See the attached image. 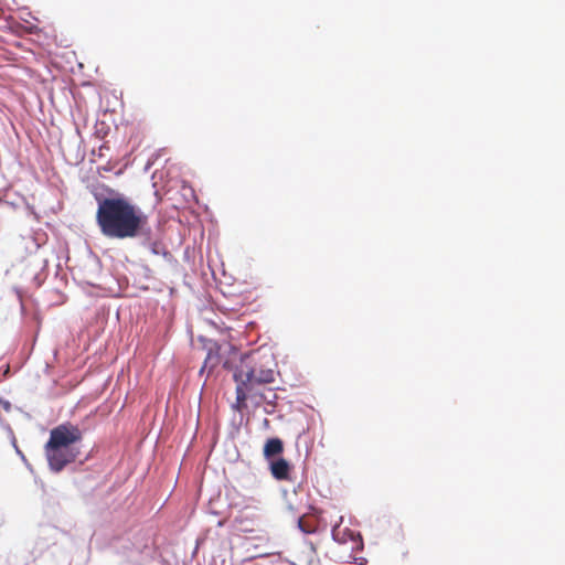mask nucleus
Here are the masks:
<instances>
[{
  "label": "nucleus",
  "instance_id": "9d476101",
  "mask_svg": "<svg viewBox=\"0 0 565 565\" xmlns=\"http://www.w3.org/2000/svg\"><path fill=\"white\" fill-rule=\"evenodd\" d=\"M0 404H2V405H3V407H4L7 411H8V409H9V407H10V404H9L8 402H2V401H0Z\"/></svg>",
  "mask_w": 565,
  "mask_h": 565
},
{
  "label": "nucleus",
  "instance_id": "f03ea898",
  "mask_svg": "<svg viewBox=\"0 0 565 565\" xmlns=\"http://www.w3.org/2000/svg\"><path fill=\"white\" fill-rule=\"evenodd\" d=\"M275 366L274 355L268 352L257 350L243 356L239 367L234 373L237 411L246 407L248 394L256 387L275 382Z\"/></svg>",
  "mask_w": 565,
  "mask_h": 565
},
{
  "label": "nucleus",
  "instance_id": "1a4fd4ad",
  "mask_svg": "<svg viewBox=\"0 0 565 565\" xmlns=\"http://www.w3.org/2000/svg\"><path fill=\"white\" fill-rule=\"evenodd\" d=\"M302 552L307 553V561L309 564H311L317 557L316 555V547L312 542H303L302 544Z\"/></svg>",
  "mask_w": 565,
  "mask_h": 565
},
{
  "label": "nucleus",
  "instance_id": "39448f33",
  "mask_svg": "<svg viewBox=\"0 0 565 565\" xmlns=\"http://www.w3.org/2000/svg\"><path fill=\"white\" fill-rule=\"evenodd\" d=\"M270 473L276 480H290L291 467L285 458L273 460L269 466Z\"/></svg>",
  "mask_w": 565,
  "mask_h": 565
},
{
  "label": "nucleus",
  "instance_id": "20e7f679",
  "mask_svg": "<svg viewBox=\"0 0 565 565\" xmlns=\"http://www.w3.org/2000/svg\"><path fill=\"white\" fill-rule=\"evenodd\" d=\"M332 537L339 544L334 555L342 563H352L356 559V553L363 550V540L359 532H355L340 524L333 526Z\"/></svg>",
  "mask_w": 565,
  "mask_h": 565
},
{
  "label": "nucleus",
  "instance_id": "423d86ee",
  "mask_svg": "<svg viewBox=\"0 0 565 565\" xmlns=\"http://www.w3.org/2000/svg\"><path fill=\"white\" fill-rule=\"evenodd\" d=\"M284 451V443L280 438L274 437L267 439L264 445L263 454L266 459H271L281 455Z\"/></svg>",
  "mask_w": 565,
  "mask_h": 565
},
{
  "label": "nucleus",
  "instance_id": "6e6552de",
  "mask_svg": "<svg viewBox=\"0 0 565 565\" xmlns=\"http://www.w3.org/2000/svg\"><path fill=\"white\" fill-rule=\"evenodd\" d=\"M298 526L303 533L309 534L316 532L318 523L315 518L303 515L298 519Z\"/></svg>",
  "mask_w": 565,
  "mask_h": 565
},
{
  "label": "nucleus",
  "instance_id": "0eeeda50",
  "mask_svg": "<svg viewBox=\"0 0 565 565\" xmlns=\"http://www.w3.org/2000/svg\"><path fill=\"white\" fill-rule=\"evenodd\" d=\"M248 398L254 399L256 405H260L262 403H271L276 398V393L271 388L256 387L248 394Z\"/></svg>",
  "mask_w": 565,
  "mask_h": 565
},
{
  "label": "nucleus",
  "instance_id": "f257e3e1",
  "mask_svg": "<svg viewBox=\"0 0 565 565\" xmlns=\"http://www.w3.org/2000/svg\"><path fill=\"white\" fill-rule=\"evenodd\" d=\"M97 203L96 223L108 238H135L148 224L147 215L125 196L97 199Z\"/></svg>",
  "mask_w": 565,
  "mask_h": 565
},
{
  "label": "nucleus",
  "instance_id": "7ed1b4c3",
  "mask_svg": "<svg viewBox=\"0 0 565 565\" xmlns=\"http://www.w3.org/2000/svg\"><path fill=\"white\" fill-rule=\"evenodd\" d=\"M81 439V429L72 424H61L50 431L44 450L52 471L60 472L76 460L79 455L76 443Z\"/></svg>",
  "mask_w": 565,
  "mask_h": 565
},
{
  "label": "nucleus",
  "instance_id": "9b49d317",
  "mask_svg": "<svg viewBox=\"0 0 565 565\" xmlns=\"http://www.w3.org/2000/svg\"><path fill=\"white\" fill-rule=\"evenodd\" d=\"M211 356L209 355L207 359L204 361V364L206 365Z\"/></svg>",
  "mask_w": 565,
  "mask_h": 565
}]
</instances>
